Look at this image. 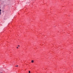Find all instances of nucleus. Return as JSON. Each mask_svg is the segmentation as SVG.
<instances>
[{"mask_svg":"<svg viewBox=\"0 0 73 73\" xmlns=\"http://www.w3.org/2000/svg\"><path fill=\"white\" fill-rule=\"evenodd\" d=\"M31 62H32V63H33V62H34V61H33V60H32L31 61Z\"/></svg>","mask_w":73,"mask_h":73,"instance_id":"1","label":"nucleus"},{"mask_svg":"<svg viewBox=\"0 0 73 73\" xmlns=\"http://www.w3.org/2000/svg\"><path fill=\"white\" fill-rule=\"evenodd\" d=\"M29 73H31V71H29Z\"/></svg>","mask_w":73,"mask_h":73,"instance_id":"2","label":"nucleus"},{"mask_svg":"<svg viewBox=\"0 0 73 73\" xmlns=\"http://www.w3.org/2000/svg\"><path fill=\"white\" fill-rule=\"evenodd\" d=\"M0 12H1V9H0Z\"/></svg>","mask_w":73,"mask_h":73,"instance_id":"3","label":"nucleus"},{"mask_svg":"<svg viewBox=\"0 0 73 73\" xmlns=\"http://www.w3.org/2000/svg\"><path fill=\"white\" fill-rule=\"evenodd\" d=\"M1 12H0V15L1 14Z\"/></svg>","mask_w":73,"mask_h":73,"instance_id":"4","label":"nucleus"},{"mask_svg":"<svg viewBox=\"0 0 73 73\" xmlns=\"http://www.w3.org/2000/svg\"><path fill=\"white\" fill-rule=\"evenodd\" d=\"M17 67L19 66V65H17Z\"/></svg>","mask_w":73,"mask_h":73,"instance_id":"5","label":"nucleus"},{"mask_svg":"<svg viewBox=\"0 0 73 73\" xmlns=\"http://www.w3.org/2000/svg\"><path fill=\"white\" fill-rule=\"evenodd\" d=\"M18 46H20L18 45Z\"/></svg>","mask_w":73,"mask_h":73,"instance_id":"6","label":"nucleus"},{"mask_svg":"<svg viewBox=\"0 0 73 73\" xmlns=\"http://www.w3.org/2000/svg\"><path fill=\"white\" fill-rule=\"evenodd\" d=\"M17 48L18 49V47H17Z\"/></svg>","mask_w":73,"mask_h":73,"instance_id":"7","label":"nucleus"},{"mask_svg":"<svg viewBox=\"0 0 73 73\" xmlns=\"http://www.w3.org/2000/svg\"><path fill=\"white\" fill-rule=\"evenodd\" d=\"M16 67H17V66H15Z\"/></svg>","mask_w":73,"mask_h":73,"instance_id":"8","label":"nucleus"}]
</instances>
